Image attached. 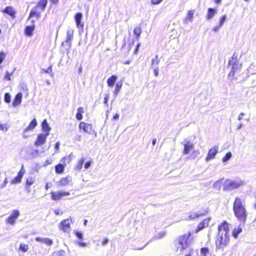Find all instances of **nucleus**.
Masks as SVG:
<instances>
[{
  "mask_svg": "<svg viewBox=\"0 0 256 256\" xmlns=\"http://www.w3.org/2000/svg\"><path fill=\"white\" fill-rule=\"evenodd\" d=\"M232 210L234 215L238 220L240 222L244 224L247 219L248 212L245 204L240 198L236 197L234 199Z\"/></svg>",
  "mask_w": 256,
  "mask_h": 256,
  "instance_id": "nucleus-1",
  "label": "nucleus"
},
{
  "mask_svg": "<svg viewBox=\"0 0 256 256\" xmlns=\"http://www.w3.org/2000/svg\"><path fill=\"white\" fill-rule=\"evenodd\" d=\"M192 233L188 232L178 236L176 239L177 250L180 252H183L184 250L188 248V253L186 254L184 256H192L193 254V249L189 248L188 239L190 237Z\"/></svg>",
  "mask_w": 256,
  "mask_h": 256,
  "instance_id": "nucleus-2",
  "label": "nucleus"
},
{
  "mask_svg": "<svg viewBox=\"0 0 256 256\" xmlns=\"http://www.w3.org/2000/svg\"><path fill=\"white\" fill-rule=\"evenodd\" d=\"M229 235H224L222 234H217L215 241L216 247L217 250H224L230 241Z\"/></svg>",
  "mask_w": 256,
  "mask_h": 256,
  "instance_id": "nucleus-3",
  "label": "nucleus"
},
{
  "mask_svg": "<svg viewBox=\"0 0 256 256\" xmlns=\"http://www.w3.org/2000/svg\"><path fill=\"white\" fill-rule=\"evenodd\" d=\"M243 184L242 182H236L229 180H226L224 185L223 189L224 190H230L236 189L241 186Z\"/></svg>",
  "mask_w": 256,
  "mask_h": 256,
  "instance_id": "nucleus-4",
  "label": "nucleus"
},
{
  "mask_svg": "<svg viewBox=\"0 0 256 256\" xmlns=\"http://www.w3.org/2000/svg\"><path fill=\"white\" fill-rule=\"evenodd\" d=\"M50 194L52 200L58 201L62 200L64 197L69 196L70 193L68 192L58 190L52 191L50 192Z\"/></svg>",
  "mask_w": 256,
  "mask_h": 256,
  "instance_id": "nucleus-5",
  "label": "nucleus"
},
{
  "mask_svg": "<svg viewBox=\"0 0 256 256\" xmlns=\"http://www.w3.org/2000/svg\"><path fill=\"white\" fill-rule=\"evenodd\" d=\"M230 224L226 221H222L218 226V234H222L224 235H229Z\"/></svg>",
  "mask_w": 256,
  "mask_h": 256,
  "instance_id": "nucleus-6",
  "label": "nucleus"
},
{
  "mask_svg": "<svg viewBox=\"0 0 256 256\" xmlns=\"http://www.w3.org/2000/svg\"><path fill=\"white\" fill-rule=\"evenodd\" d=\"M181 144L184 146L182 153L184 155L188 154L194 147V144L188 139L184 140V141L181 142Z\"/></svg>",
  "mask_w": 256,
  "mask_h": 256,
  "instance_id": "nucleus-7",
  "label": "nucleus"
},
{
  "mask_svg": "<svg viewBox=\"0 0 256 256\" xmlns=\"http://www.w3.org/2000/svg\"><path fill=\"white\" fill-rule=\"evenodd\" d=\"M60 229L64 232H69L70 230V220L66 218L62 220L60 224Z\"/></svg>",
  "mask_w": 256,
  "mask_h": 256,
  "instance_id": "nucleus-8",
  "label": "nucleus"
},
{
  "mask_svg": "<svg viewBox=\"0 0 256 256\" xmlns=\"http://www.w3.org/2000/svg\"><path fill=\"white\" fill-rule=\"evenodd\" d=\"M20 216V212L18 210H14L12 211L10 216L6 220V222L8 224L13 225L15 224L16 220Z\"/></svg>",
  "mask_w": 256,
  "mask_h": 256,
  "instance_id": "nucleus-9",
  "label": "nucleus"
},
{
  "mask_svg": "<svg viewBox=\"0 0 256 256\" xmlns=\"http://www.w3.org/2000/svg\"><path fill=\"white\" fill-rule=\"evenodd\" d=\"M48 136V133L39 134L34 142V146L38 147L44 144L46 142V140Z\"/></svg>",
  "mask_w": 256,
  "mask_h": 256,
  "instance_id": "nucleus-10",
  "label": "nucleus"
},
{
  "mask_svg": "<svg viewBox=\"0 0 256 256\" xmlns=\"http://www.w3.org/2000/svg\"><path fill=\"white\" fill-rule=\"evenodd\" d=\"M218 146H214L212 148L208 150V155L206 158L205 160L206 162L214 159L215 158L216 155L218 152Z\"/></svg>",
  "mask_w": 256,
  "mask_h": 256,
  "instance_id": "nucleus-11",
  "label": "nucleus"
},
{
  "mask_svg": "<svg viewBox=\"0 0 256 256\" xmlns=\"http://www.w3.org/2000/svg\"><path fill=\"white\" fill-rule=\"evenodd\" d=\"M210 220V218H208L203 219L198 224L196 228L194 230L195 233H198L200 230H202L205 228H206L209 225V222Z\"/></svg>",
  "mask_w": 256,
  "mask_h": 256,
  "instance_id": "nucleus-12",
  "label": "nucleus"
},
{
  "mask_svg": "<svg viewBox=\"0 0 256 256\" xmlns=\"http://www.w3.org/2000/svg\"><path fill=\"white\" fill-rule=\"evenodd\" d=\"M66 157H64L61 160V162H62L63 164H59L58 165H56L55 167L56 172V174H60L62 173V172L64 170V166H65V161L66 160Z\"/></svg>",
  "mask_w": 256,
  "mask_h": 256,
  "instance_id": "nucleus-13",
  "label": "nucleus"
},
{
  "mask_svg": "<svg viewBox=\"0 0 256 256\" xmlns=\"http://www.w3.org/2000/svg\"><path fill=\"white\" fill-rule=\"evenodd\" d=\"M82 14L81 12H78L75 14L74 20L78 28H83L84 23L81 22Z\"/></svg>",
  "mask_w": 256,
  "mask_h": 256,
  "instance_id": "nucleus-14",
  "label": "nucleus"
},
{
  "mask_svg": "<svg viewBox=\"0 0 256 256\" xmlns=\"http://www.w3.org/2000/svg\"><path fill=\"white\" fill-rule=\"evenodd\" d=\"M79 128L80 129L83 130L87 133L91 134L92 130V125L84 123V122H81L79 124Z\"/></svg>",
  "mask_w": 256,
  "mask_h": 256,
  "instance_id": "nucleus-15",
  "label": "nucleus"
},
{
  "mask_svg": "<svg viewBox=\"0 0 256 256\" xmlns=\"http://www.w3.org/2000/svg\"><path fill=\"white\" fill-rule=\"evenodd\" d=\"M22 94L20 92L16 94L12 102V105L14 107L20 104L22 100Z\"/></svg>",
  "mask_w": 256,
  "mask_h": 256,
  "instance_id": "nucleus-16",
  "label": "nucleus"
},
{
  "mask_svg": "<svg viewBox=\"0 0 256 256\" xmlns=\"http://www.w3.org/2000/svg\"><path fill=\"white\" fill-rule=\"evenodd\" d=\"M42 130L44 133H48L50 134V131L51 128L50 127L48 124L47 122V120L44 119L42 123Z\"/></svg>",
  "mask_w": 256,
  "mask_h": 256,
  "instance_id": "nucleus-17",
  "label": "nucleus"
},
{
  "mask_svg": "<svg viewBox=\"0 0 256 256\" xmlns=\"http://www.w3.org/2000/svg\"><path fill=\"white\" fill-rule=\"evenodd\" d=\"M74 30H68L66 32V42L67 43L69 46L71 45V41L73 38Z\"/></svg>",
  "mask_w": 256,
  "mask_h": 256,
  "instance_id": "nucleus-18",
  "label": "nucleus"
},
{
  "mask_svg": "<svg viewBox=\"0 0 256 256\" xmlns=\"http://www.w3.org/2000/svg\"><path fill=\"white\" fill-rule=\"evenodd\" d=\"M194 13V10H190L188 12V14L184 20V24H188L189 22H192Z\"/></svg>",
  "mask_w": 256,
  "mask_h": 256,
  "instance_id": "nucleus-19",
  "label": "nucleus"
},
{
  "mask_svg": "<svg viewBox=\"0 0 256 256\" xmlns=\"http://www.w3.org/2000/svg\"><path fill=\"white\" fill-rule=\"evenodd\" d=\"M40 13L41 11H39L38 10V8L36 7L32 8V10L30 11L29 16V18L34 16H36L37 18H38L40 17Z\"/></svg>",
  "mask_w": 256,
  "mask_h": 256,
  "instance_id": "nucleus-20",
  "label": "nucleus"
},
{
  "mask_svg": "<svg viewBox=\"0 0 256 256\" xmlns=\"http://www.w3.org/2000/svg\"><path fill=\"white\" fill-rule=\"evenodd\" d=\"M34 30V24H32V26H26L24 30V33L27 36H32Z\"/></svg>",
  "mask_w": 256,
  "mask_h": 256,
  "instance_id": "nucleus-21",
  "label": "nucleus"
},
{
  "mask_svg": "<svg viewBox=\"0 0 256 256\" xmlns=\"http://www.w3.org/2000/svg\"><path fill=\"white\" fill-rule=\"evenodd\" d=\"M217 11L216 9L212 8H208V14L206 18L208 20L212 19L216 14Z\"/></svg>",
  "mask_w": 256,
  "mask_h": 256,
  "instance_id": "nucleus-22",
  "label": "nucleus"
},
{
  "mask_svg": "<svg viewBox=\"0 0 256 256\" xmlns=\"http://www.w3.org/2000/svg\"><path fill=\"white\" fill-rule=\"evenodd\" d=\"M47 0H40L36 6L38 8H40L41 10V12L45 9L47 5Z\"/></svg>",
  "mask_w": 256,
  "mask_h": 256,
  "instance_id": "nucleus-23",
  "label": "nucleus"
},
{
  "mask_svg": "<svg viewBox=\"0 0 256 256\" xmlns=\"http://www.w3.org/2000/svg\"><path fill=\"white\" fill-rule=\"evenodd\" d=\"M37 126V122L36 118H34L28 126L25 128V131L32 130L34 128Z\"/></svg>",
  "mask_w": 256,
  "mask_h": 256,
  "instance_id": "nucleus-24",
  "label": "nucleus"
},
{
  "mask_svg": "<svg viewBox=\"0 0 256 256\" xmlns=\"http://www.w3.org/2000/svg\"><path fill=\"white\" fill-rule=\"evenodd\" d=\"M4 12L6 14H9L12 16H14L16 14L14 9L11 6H7L4 10Z\"/></svg>",
  "mask_w": 256,
  "mask_h": 256,
  "instance_id": "nucleus-25",
  "label": "nucleus"
},
{
  "mask_svg": "<svg viewBox=\"0 0 256 256\" xmlns=\"http://www.w3.org/2000/svg\"><path fill=\"white\" fill-rule=\"evenodd\" d=\"M207 210H204L203 212L199 213V212H194L193 214H192L190 216V219H194L196 218H198L202 216H205L207 214Z\"/></svg>",
  "mask_w": 256,
  "mask_h": 256,
  "instance_id": "nucleus-26",
  "label": "nucleus"
},
{
  "mask_svg": "<svg viewBox=\"0 0 256 256\" xmlns=\"http://www.w3.org/2000/svg\"><path fill=\"white\" fill-rule=\"evenodd\" d=\"M242 232V228L238 226L237 228H235L233 229L232 232V236L234 238H237L238 234H240Z\"/></svg>",
  "mask_w": 256,
  "mask_h": 256,
  "instance_id": "nucleus-27",
  "label": "nucleus"
},
{
  "mask_svg": "<svg viewBox=\"0 0 256 256\" xmlns=\"http://www.w3.org/2000/svg\"><path fill=\"white\" fill-rule=\"evenodd\" d=\"M134 33L136 35V40H138L142 33V30L140 27L138 26L135 28L134 30Z\"/></svg>",
  "mask_w": 256,
  "mask_h": 256,
  "instance_id": "nucleus-28",
  "label": "nucleus"
},
{
  "mask_svg": "<svg viewBox=\"0 0 256 256\" xmlns=\"http://www.w3.org/2000/svg\"><path fill=\"white\" fill-rule=\"evenodd\" d=\"M229 66H232V70H234V72L238 70H240L242 67V64L238 62H232L230 64H228Z\"/></svg>",
  "mask_w": 256,
  "mask_h": 256,
  "instance_id": "nucleus-29",
  "label": "nucleus"
},
{
  "mask_svg": "<svg viewBox=\"0 0 256 256\" xmlns=\"http://www.w3.org/2000/svg\"><path fill=\"white\" fill-rule=\"evenodd\" d=\"M160 62V60L158 59V55H156L154 58L152 59L151 67L154 68L158 66Z\"/></svg>",
  "mask_w": 256,
  "mask_h": 256,
  "instance_id": "nucleus-30",
  "label": "nucleus"
},
{
  "mask_svg": "<svg viewBox=\"0 0 256 256\" xmlns=\"http://www.w3.org/2000/svg\"><path fill=\"white\" fill-rule=\"evenodd\" d=\"M84 112V108L82 107H80L78 109V112L76 114V118L77 120H80L82 118V114Z\"/></svg>",
  "mask_w": 256,
  "mask_h": 256,
  "instance_id": "nucleus-31",
  "label": "nucleus"
},
{
  "mask_svg": "<svg viewBox=\"0 0 256 256\" xmlns=\"http://www.w3.org/2000/svg\"><path fill=\"white\" fill-rule=\"evenodd\" d=\"M122 81L120 80L118 82L116 85L115 90L114 91V94L116 96L118 94L122 86Z\"/></svg>",
  "mask_w": 256,
  "mask_h": 256,
  "instance_id": "nucleus-32",
  "label": "nucleus"
},
{
  "mask_svg": "<svg viewBox=\"0 0 256 256\" xmlns=\"http://www.w3.org/2000/svg\"><path fill=\"white\" fill-rule=\"evenodd\" d=\"M69 180H68V177L62 178L58 182L59 186H63L68 184Z\"/></svg>",
  "mask_w": 256,
  "mask_h": 256,
  "instance_id": "nucleus-33",
  "label": "nucleus"
},
{
  "mask_svg": "<svg viewBox=\"0 0 256 256\" xmlns=\"http://www.w3.org/2000/svg\"><path fill=\"white\" fill-rule=\"evenodd\" d=\"M29 249V246L28 244H20L19 246V250L25 252H26Z\"/></svg>",
  "mask_w": 256,
  "mask_h": 256,
  "instance_id": "nucleus-34",
  "label": "nucleus"
},
{
  "mask_svg": "<svg viewBox=\"0 0 256 256\" xmlns=\"http://www.w3.org/2000/svg\"><path fill=\"white\" fill-rule=\"evenodd\" d=\"M84 162V158H82L81 160H79L78 161L77 164L76 166V170H79V171L80 170L82 167Z\"/></svg>",
  "mask_w": 256,
  "mask_h": 256,
  "instance_id": "nucleus-35",
  "label": "nucleus"
},
{
  "mask_svg": "<svg viewBox=\"0 0 256 256\" xmlns=\"http://www.w3.org/2000/svg\"><path fill=\"white\" fill-rule=\"evenodd\" d=\"M52 256H65V252L63 250L55 251L52 253Z\"/></svg>",
  "mask_w": 256,
  "mask_h": 256,
  "instance_id": "nucleus-36",
  "label": "nucleus"
},
{
  "mask_svg": "<svg viewBox=\"0 0 256 256\" xmlns=\"http://www.w3.org/2000/svg\"><path fill=\"white\" fill-rule=\"evenodd\" d=\"M234 62H238V55L236 53H234L232 57L230 58L228 61V64H230Z\"/></svg>",
  "mask_w": 256,
  "mask_h": 256,
  "instance_id": "nucleus-37",
  "label": "nucleus"
},
{
  "mask_svg": "<svg viewBox=\"0 0 256 256\" xmlns=\"http://www.w3.org/2000/svg\"><path fill=\"white\" fill-rule=\"evenodd\" d=\"M232 154L230 152H228L222 158V162H228L232 158Z\"/></svg>",
  "mask_w": 256,
  "mask_h": 256,
  "instance_id": "nucleus-38",
  "label": "nucleus"
},
{
  "mask_svg": "<svg viewBox=\"0 0 256 256\" xmlns=\"http://www.w3.org/2000/svg\"><path fill=\"white\" fill-rule=\"evenodd\" d=\"M210 250L208 248H200V253L204 256H207Z\"/></svg>",
  "mask_w": 256,
  "mask_h": 256,
  "instance_id": "nucleus-39",
  "label": "nucleus"
},
{
  "mask_svg": "<svg viewBox=\"0 0 256 256\" xmlns=\"http://www.w3.org/2000/svg\"><path fill=\"white\" fill-rule=\"evenodd\" d=\"M4 100L6 103H10L11 100V96L9 93H6L4 96Z\"/></svg>",
  "mask_w": 256,
  "mask_h": 256,
  "instance_id": "nucleus-40",
  "label": "nucleus"
},
{
  "mask_svg": "<svg viewBox=\"0 0 256 256\" xmlns=\"http://www.w3.org/2000/svg\"><path fill=\"white\" fill-rule=\"evenodd\" d=\"M44 150H42L40 152L38 150H34L32 152L31 154H32V156L33 157H36L40 154L44 152Z\"/></svg>",
  "mask_w": 256,
  "mask_h": 256,
  "instance_id": "nucleus-41",
  "label": "nucleus"
},
{
  "mask_svg": "<svg viewBox=\"0 0 256 256\" xmlns=\"http://www.w3.org/2000/svg\"><path fill=\"white\" fill-rule=\"evenodd\" d=\"M226 15H224L223 16H222L220 18V22H219V25L220 26H222L224 22H226Z\"/></svg>",
  "mask_w": 256,
  "mask_h": 256,
  "instance_id": "nucleus-42",
  "label": "nucleus"
},
{
  "mask_svg": "<svg viewBox=\"0 0 256 256\" xmlns=\"http://www.w3.org/2000/svg\"><path fill=\"white\" fill-rule=\"evenodd\" d=\"M42 70L46 73L51 74V76H52L53 75V74L52 73V66H50L46 70H45L44 69H42Z\"/></svg>",
  "mask_w": 256,
  "mask_h": 256,
  "instance_id": "nucleus-43",
  "label": "nucleus"
},
{
  "mask_svg": "<svg viewBox=\"0 0 256 256\" xmlns=\"http://www.w3.org/2000/svg\"><path fill=\"white\" fill-rule=\"evenodd\" d=\"M6 57V54L4 52H0V64H1L4 60Z\"/></svg>",
  "mask_w": 256,
  "mask_h": 256,
  "instance_id": "nucleus-44",
  "label": "nucleus"
},
{
  "mask_svg": "<svg viewBox=\"0 0 256 256\" xmlns=\"http://www.w3.org/2000/svg\"><path fill=\"white\" fill-rule=\"evenodd\" d=\"M74 234L78 239H80V240L82 239V238H83L82 234L80 232H78V231H75V232H74Z\"/></svg>",
  "mask_w": 256,
  "mask_h": 256,
  "instance_id": "nucleus-45",
  "label": "nucleus"
},
{
  "mask_svg": "<svg viewBox=\"0 0 256 256\" xmlns=\"http://www.w3.org/2000/svg\"><path fill=\"white\" fill-rule=\"evenodd\" d=\"M44 243L50 246L52 244V240L50 238H44Z\"/></svg>",
  "mask_w": 256,
  "mask_h": 256,
  "instance_id": "nucleus-46",
  "label": "nucleus"
},
{
  "mask_svg": "<svg viewBox=\"0 0 256 256\" xmlns=\"http://www.w3.org/2000/svg\"><path fill=\"white\" fill-rule=\"evenodd\" d=\"M154 70V74L156 76H158L159 74V68L158 66L154 68H152Z\"/></svg>",
  "mask_w": 256,
  "mask_h": 256,
  "instance_id": "nucleus-47",
  "label": "nucleus"
},
{
  "mask_svg": "<svg viewBox=\"0 0 256 256\" xmlns=\"http://www.w3.org/2000/svg\"><path fill=\"white\" fill-rule=\"evenodd\" d=\"M12 74V72L11 74H10L8 72H6L4 78L8 80H10V76Z\"/></svg>",
  "mask_w": 256,
  "mask_h": 256,
  "instance_id": "nucleus-48",
  "label": "nucleus"
},
{
  "mask_svg": "<svg viewBox=\"0 0 256 256\" xmlns=\"http://www.w3.org/2000/svg\"><path fill=\"white\" fill-rule=\"evenodd\" d=\"M24 172L25 170H24V166H22L20 170L18 172V174L16 176H23Z\"/></svg>",
  "mask_w": 256,
  "mask_h": 256,
  "instance_id": "nucleus-49",
  "label": "nucleus"
},
{
  "mask_svg": "<svg viewBox=\"0 0 256 256\" xmlns=\"http://www.w3.org/2000/svg\"><path fill=\"white\" fill-rule=\"evenodd\" d=\"M91 164H92V161L91 160H89V161L86 162L85 163L84 166V168L85 169L88 168L90 167Z\"/></svg>",
  "mask_w": 256,
  "mask_h": 256,
  "instance_id": "nucleus-50",
  "label": "nucleus"
},
{
  "mask_svg": "<svg viewBox=\"0 0 256 256\" xmlns=\"http://www.w3.org/2000/svg\"><path fill=\"white\" fill-rule=\"evenodd\" d=\"M0 130L5 132L7 131L8 128L6 127V124H0Z\"/></svg>",
  "mask_w": 256,
  "mask_h": 256,
  "instance_id": "nucleus-51",
  "label": "nucleus"
},
{
  "mask_svg": "<svg viewBox=\"0 0 256 256\" xmlns=\"http://www.w3.org/2000/svg\"><path fill=\"white\" fill-rule=\"evenodd\" d=\"M34 182V181L32 178L28 179L26 182V185L30 186Z\"/></svg>",
  "mask_w": 256,
  "mask_h": 256,
  "instance_id": "nucleus-52",
  "label": "nucleus"
},
{
  "mask_svg": "<svg viewBox=\"0 0 256 256\" xmlns=\"http://www.w3.org/2000/svg\"><path fill=\"white\" fill-rule=\"evenodd\" d=\"M60 146V142H58L56 143L54 145V148L56 150V152H58Z\"/></svg>",
  "mask_w": 256,
  "mask_h": 256,
  "instance_id": "nucleus-53",
  "label": "nucleus"
},
{
  "mask_svg": "<svg viewBox=\"0 0 256 256\" xmlns=\"http://www.w3.org/2000/svg\"><path fill=\"white\" fill-rule=\"evenodd\" d=\"M54 212L56 215H61L63 214V212L59 209H56L54 210Z\"/></svg>",
  "mask_w": 256,
  "mask_h": 256,
  "instance_id": "nucleus-54",
  "label": "nucleus"
},
{
  "mask_svg": "<svg viewBox=\"0 0 256 256\" xmlns=\"http://www.w3.org/2000/svg\"><path fill=\"white\" fill-rule=\"evenodd\" d=\"M234 73H235V72H234V70H231V71L230 72V74H228V78H232L234 76Z\"/></svg>",
  "mask_w": 256,
  "mask_h": 256,
  "instance_id": "nucleus-55",
  "label": "nucleus"
},
{
  "mask_svg": "<svg viewBox=\"0 0 256 256\" xmlns=\"http://www.w3.org/2000/svg\"><path fill=\"white\" fill-rule=\"evenodd\" d=\"M107 82L109 86L112 87V76L108 78Z\"/></svg>",
  "mask_w": 256,
  "mask_h": 256,
  "instance_id": "nucleus-56",
  "label": "nucleus"
},
{
  "mask_svg": "<svg viewBox=\"0 0 256 256\" xmlns=\"http://www.w3.org/2000/svg\"><path fill=\"white\" fill-rule=\"evenodd\" d=\"M163 0H152L153 4H158L160 3Z\"/></svg>",
  "mask_w": 256,
  "mask_h": 256,
  "instance_id": "nucleus-57",
  "label": "nucleus"
},
{
  "mask_svg": "<svg viewBox=\"0 0 256 256\" xmlns=\"http://www.w3.org/2000/svg\"><path fill=\"white\" fill-rule=\"evenodd\" d=\"M110 98V94H106L104 98V103L106 104H107V102H108V100Z\"/></svg>",
  "mask_w": 256,
  "mask_h": 256,
  "instance_id": "nucleus-58",
  "label": "nucleus"
},
{
  "mask_svg": "<svg viewBox=\"0 0 256 256\" xmlns=\"http://www.w3.org/2000/svg\"><path fill=\"white\" fill-rule=\"evenodd\" d=\"M222 26H220V25L218 24V26H214L212 28V30L214 32H217L218 30L220 29V28H221Z\"/></svg>",
  "mask_w": 256,
  "mask_h": 256,
  "instance_id": "nucleus-59",
  "label": "nucleus"
},
{
  "mask_svg": "<svg viewBox=\"0 0 256 256\" xmlns=\"http://www.w3.org/2000/svg\"><path fill=\"white\" fill-rule=\"evenodd\" d=\"M108 242V240L107 238H104V239H102V245H106Z\"/></svg>",
  "mask_w": 256,
  "mask_h": 256,
  "instance_id": "nucleus-60",
  "label": "nucleus"
},
{
  "mask_svg": "<svg viewBox=\"0 0 256 256\" xmlns=\"http://www.w3.org/2000/svg\"><path fill=\"white\" fill-rule=\"evenodd\" d=\"M36 240L37 242H41L44 243V238H42L40 237H36Z\"/></svg>",
  "mask_w": 256,
  "mask_h": 256,
  "instance_id": "nucleus-61",
  "label": "nucleus"
},
{
  "mask_svg": "<svg viewBox=\"0 0 256 256\" xmlns=\"http://www.w3.org/2000/svg\"><path fill=\"white\" fill-rule=\"evenodd\" d=\"M22 177H16L14 178V182H20L21 178Z\"/></svg>",
  "mask_w": 256,
  "mask_h": 256,
  "instance_id": "nucleus-62",
  "label": "nucleus"
},
{
  "mask_svg": "<svg viewBox=\"0 0 256 256\" xmlns=\"http://www.w3.org/2000/svg\"><path fill=\"white\" fill-rule=\"evenodd\" d=\"M244 112H241V113L239 114V116H238V120H242V118H243V116H244Z\"/></svg>",
  "mask_w": 256,
  "mask_h": 256,
  "instance_id": "nucleus-63",
  "label": "nucleus"
},
{
  "mask_svg": "<svg viewBox=\"0 0 256 256\" xmlns=\"http://www.w3.org/2000/svg\"><path fill=\"white\" fill-rule=\"evenodd\" d=\"M140 46V43H138L137 44L136 46V48H135V50H134V53L135 54H136L138 52Z\"/></svg>",
  "mask_w": 256,
  "mask_h": 256,
  "instance_id": "nucleus-64",
  "label": "nucleus"
}]
</instances>
